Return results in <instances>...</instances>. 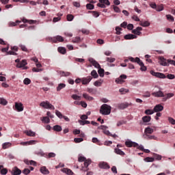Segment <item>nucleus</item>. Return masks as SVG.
I'll use <instances>...</instances> for the list:
<instances>
[{"instance_id":"obj_1","label":"nucleus","mask_w":175,"mask_h":175,"mask_svg":"<svg viewBox=\"0 0 175 175\" xmlns=\"http://www.w3.org/2000/svg\"><path fill=\"white\" fill-rule=\"evenodd\" d=\"M100 113L103 116H109L111 113V106L107 104H103L100 108Z\"/></svg>"},{"instance_id":"obj_2","label":"nucleus","mask_w":175,"mask_h":175,"mask_svg":"<svg viewBox=\"0 0 175 175\" xmlns=\"http://www.w3.org/2000/svg\"><path fill=\"white\" fill-rule=\"evenodd\" d=\"M40 106H41V107H44V109H50L51 110H54L55 109L54 105L50 104V102L49 101L41 102Z\"/></svg>"},{"instance_id":"obj_3","label":"nucleus","mask_w":175,"mask_h":175,"mask_svg":"<svg viewBox=\"0 0 175 175\" xmlns=\"http://www.w3.org/2000/svg\"><path fill=\"white\" fill-rule=\"evenodd\" d=\"M150 73L152 76H154V77H158L159 79H166V75L162 72H155L154 70H150Z\"/></svg>"},{"instance_id":"obj_4","label":"nucleus","mask_w":175,"mask_h":175,"mask_svg":"<svg viewBox=\"0 0 175 175\" xmlns=\"http://www.w3.org/2000/svg\"><path fill=\"white\" fill-rule=\"evenodd\" d=\"M129 106H132V103H122L118 105V109L120 110H124V109H126L127 107H129Z\"/></svg>"},{"instance_id":"obj_5","label":"nucleus","mask_w":175,"mask_h":175,"mask_svg":"<svg viewBox=\"0 0 175 175\" xmlns=\"http://www.w3.org/2000/svg\"><path fill=\"white\" fill-rule=\"evenodd\" d=\"M98 167H100V169L107 170L110 168V165L105 161H101L98 163Z\"/></svg>"},{"instance_id":"obj_6","label":"nucleus","mask_w":175,"mask_h":175,"mask_svg":"<svg viewBox=\"0 0 175 175\" xmlns=\"http://www.w3.org/2000/svg\"><path fill=\"white\" fill-rule=\"evenodd\" d=\"M152 96H155V98H163L165 97V94L163 92L159 90L158 92H154L152 93Z\"/></svg>"},{"instance_id":"obj_7","label":"nucleus","mask_w":175,"mask_h":175,"mask_svg":"<svg viewBox=\"0 0 175 175\" xmlns=\"http://www.w3.org/2000/svg\"><path fill=\"white\" fill-rule=\"evenodd\" d=\"M89 62H90V64H92V65H93V66L94 68H96L97 69L100 68V64H99V63H98V62H96L95 59H94L92 58H90Z\"/></svg>"},{"instance_id":"obj_8","label":"nucleus","mask_w":175,"mask_h":175,"mask_svg":"<svg viewBox=\"0 0 175 175\" xmlns=\"http://www.w3.org/2000/svg\"><path fill=\"white\" fill-rule=\"evenodd\" d=\"M140 31H143V27H137L136 29L132 30V33H134V35H137L138 36H140L142 35V33Z\"/></svg>"},{"instance_id":"obj_9","label":"nucleus","mask_w":175,"mask_h":175,"mask_svg":"<svg viewBox=\"0 0 175 175\" xmlns=\"http://www.w3.org/2000/svg\"><path fill=\"white\" fill-rule=\"evenodd\" d=\"M91 80H92V77H91V76H88L85 78H82V84L83 85H86V84L90 83V81H91Z\"/></svg>"},{"instance_id":"obj_10","label":"nucleus","mask_w":175,"mask_h":175,"mask_svg":"<svg viewBox=\"0 0 175 175\" xmlns=\"http://www.w3.org/2000/svg\"><path fill=\"white\" fill-rule=\"evenodd\" d=\"M12 175H20L21 174V170L18 169L17 167L12 168L11 172Z\"/></svg>"},{"instance_id":"obj_11","label":"nucleus","mask_w":175,"mask_h":175,"mask_svg":"<svg viewBox=\"0 0 175 175\" xmlns=\"http://www.w3.org/2000/svg\"><path fill=\"white\" fill-rule=\"evenodd\" d=\"M15 109L17 111H23L24 110V107L21 103H15Z\"/></svg>"},{"instance_id":"obj_12","label":"nucleus","mask_w":175,"mask_h":175,"mask_svg":"<svg viewBox=\"0 0 175 175\" xmlns=\"http://www.w3.org/2000/svg\"><path fill=\"white\" fill-rule=\"evenodd\" d=\"M53 43H57V42H64V38L61 36H57L52 38Z\"/></svg>"},{"instance_id":"obj_13","label":"nucleus","mask_w":175,"mask_h":175,"mask_svg":"<svg viewBox=\"0 0 175 175\" xmlns=\"http://www.w3.org/2000/svg\"><path fill=\"white\" fill-rule=\"evenodd\" d=\"M125 146H126V147H129V148L135 147V146H137V143L128 140V141L125 142Z\"/></svg>"},{"instance_id":"obj_14","label":"nucleus","mask_w":175,"mask_h":175,"mask_svg":"<svg viewBox=\"0 0 175 175\" xmlns=\"http://www.w3.org/2000/svg\"><path fill=\"white\" fill-rule=\"evenodd\" d=\"M163 110V106H162L161 104H158L156 106H154L153 111L154 113H158L159 111H162Z\"/></svg>"},{"instance_id":"obj_15","label":"nucleus","mask_w":175,"mask_h":175,"mask_svg":"<svg viewBox=\"0 0 175 175\" xmlns=\"http://www.w3.org/2000/svg\"><path fill=\"white\" fill-rule=\"evenodd\" d=\"M160 65H161L162 66H169V63L167 62V60H166V59H165L164 57H160Z\"/></svg>"},{"instance_id":"obj_16","label":"nucleus","mask_w":175,"mask_h":175,"mask_svg":"<svg viewBox=\"0 0 175 175\" xmlns=\"http://www.w3.org/2000/svg\"><path fill=\"white\" fill-rule=\"evenodd\" d=\"M91 162L92 161L90 159H86L84 161V166L85 167V172H88V170H90V168H88V166H90V165H91Z\"/></svg>"},{"instance_id":"obj_17","label":"nucleus","mask_w":175,"mask_h":175,"mask_svg":"<svg viewBox=\"0 0 175 175\" xmlns=\"http://www.w3.org/2000/svg\"><path fill=\"white\" fill-rule=\"evenodd\" d=\"M25 65H27V60L23 59L21 61V62L18 63L16 64V68H24V66H25Z\"/></svg>"},{"instance_id":"obj_18","label":"nucleus","mask_w":175,"mask_h":175,"mask_svg":"<svg viewBox=\"0 0 175 175\" xmlns=\"http://www.w3.org/2000/svg\"><path fill=\"white\" fill-rule=\"evenodd\" d=\"M86 91L87 92H89V94H91V95H95V94H96L98 90L96 88H88Z\"/></svg>"},{"instance_id":"obj_19","label":"nucleus","mask_w":175,"mask_h":175,"mask_svg":"<svg viewBox=\"0 0 175 175\" xmlns=\"http://www.w3.org/2000/svg\"><path fill=\"white\" fill-rule=\"evenodd\" d=\"M137 36L133 34H126L124 36L126 40H130L131 39H136Z\"/></svg>"},{"instance_id":"obj_20","label":"nucleus","mask_w":175,"mask_h":175,"mask_svg":"<svg viewBox=\"0 0 175 175\" xmlns=\"http://www.w3.org/2000/svg\"><path fill=\"white\" fill-rule=\"evenodd\" d=\"M61 171L63 172V173H66V174L73 175V172H72L70 169L63 168Z\"/></svg>"},{"instance_id":"obj_21","label":"nucleus","mask_w":175,"mask_h":175,"mask_svg":"<svg viewBox=\"0 0 175 175\" xmlns=\"http://www.w3.org/2000/svg\"><path fill=\"white\" fill-rule=\"evenodd\" d=\"M114 152H116V154H117L118 155H122V156L125 155V152H124V151L121 150L118 148H116L114 149Z\"/></svg>"},{"instance_id":"obj_22","label":"nucleus","mask_w":175,"mask_h":175,"mask_svg":"<svg viewBox=\"0 0 175 175\" xmlns=\"http://www.w3.org/2000/svg\"><path fill=\"white\" fill-rule=\"evenodd\" d=\"M154 133V129H151L150 127H147L146 129H145V134L146 136L147 135H151V133Z\"/></svg>"},{"instance_id":"obj_23","label":"nucleus","mask_w":175,"mask_h":175,"mask_svg":"<svg viewBox=\"0 0 175 175\" xmlns=\"http://www.w3.org/2000/svg\"><path fill=\"white\" fill-rule=\"evenodd\" d=\"M40 171L41 172V173H42V174H49L50 173V171H49V170L46 168V167H41Z\"/></svg>"},{"instance_id":"obj_24","label":"nucleus","mask_w":175,"mask_h":175,"mask_svg":"<svg viewBox=\"0 0 175 175\" xmlns=\"http://www.w3.org/2000/svg\"><path fill=\"white\" fill-rule=\"evenodd\" d=\"M83 98H84L85 99H86V100H90V101H91V100H92L94 99V97H92V96H91L87 94V93H84V94H83Z\"/></svg>"},{"instance_id":"obj_25","label":"nucleus","mask_w":175,"mask_h":175,"mask_svg":"<svg viewBox=\"0 0 175 175\" xmlns=\"http://www.w3.org/2000/svg\"><path fill=\"white\" fill-rule=\"evenodd\" d=\"M138 64L141 66V70H142L143 72H146V70H147V67L144 66V63H143L142 60H139Z\"/></svg>"},{"instance_id":"obj_26","label":"nucleus","mask_w":175,"mask_h":175,"mask_svg":"<svg viewBox=\"0 0 175 175\" xmlns=\"http://www.w3.org/2000/svg\"><path fill=\"white\" fill-rule=\"evenodd\" d=\"M98 73L100 77H104V76H105V70L100 67V68H98Z\"/></svg>"},{"instance_id":"obj_27","label":"nucleus","mask_w":175,"mask_h":175,"mask_svg":"<svg viewBox=\"0 0 175 175\" xmlns=\"http://www.w3.org/2000/svg\"><path fill=\"white\" fill-rule=\"evenodd\" d=\"M25 163H26V165H31L32 166H36V162L32 160L31 161L25 160Z\"/></svg>"},{"instance_id":"obj_28","label":"nucleus","mask_w":175,"mask_h":175,"mask_svg":"<svg viewBox=\"0 0 175 175\" xmlns=\"http://www.w3.org/2000/svg\"><path fill=\"white\" fill-rule=\"evenodd\" d=\"M144 122H150L151 121V116H146L142 118Z\"/></svg>"},{"instance_id":"obj_29","label":"nucleus","mask_w":175,"mask_h":175,"mask_svg":"<svg viewBox=\"0 0 175 175\" xmlns=\"http://www.w3.org/2000/svg\"><path fill=\"white\" fill-rule=\"evenodd\" d=\"M129 61L131 62H137V64H139L140 62V59L139 57L133 58L132 57L129 58Z\"/></svg>"},{"instance_id":"obj_30","label":"nucleus","mask_w":175,"mask_h":175,"mask_svg":"<svg viewBox=\"0 0 175 175\" xmlns=\"http://www.w3.org/2000/svg\"><path fill=\"white\" fill-rule=\"evenodd\" d=\"M57 51L59 53H60V54H66V49L62 46L59 47L57 49Z\"/></svg>"},{"instance_id":"obj_31","label":"nucleus","mask_w":175,"mask_h":175,"mask_svg":"<svg viewBox=\"0 0 175 175\" xmlns=\"http://www.w3.org/2000/svg\"><path fill=\"white\" fill-rule=\"evenodd\" d=\"M78 122L80 123V125H88V124H91V122L88 120H79L78 121Z\"/></svg>"},{"instance_id":"obj_32","label":"nucleus","mask_w":175,"mask_h":175,"mask_svg":"<svg viewBox=\"0 0 175 175\" xmlns=\"http://www.w3.org/2000/svg\"><path fill=\"white\" fill-rule=\"evenodd\" d=\"M23 23H29V24H35L36 23V21H33V20H29L28 21V19H25V18H23L22 20Z\"/></svg>"},{"instance_id":"obj_33","label":"nucleus","mask_w":175,"mask_h":175,"mask_svg":"<svg viewBox=\"0 0 175 175\" xmlns=\"http://www.w3.org/2000/svg\"><path fill=\"white\" fill-rule=\"evenodd\" d=\"M100 3L103 5H107V6H110V1L109 0H98Z\"/></svg>"},{"instance_id":"obj_34","label":"nucleus","mask_w":175,"mask_h":175,"mask_svg":"<svg viewBox=\"0 0 175 175\" xmlns=\"http://www.w3.org/2000/svg\"><path fill=\"white\" fill-rule=\"evenodd\" d=\"M66 87V85L64 83H59L58 86L57 87V91H60L63 88H65Z\"/></svg>"},{"instance_id":"obj_35","label":"nucleus","mask_w":175,"mask_h":175,"mask_svg":"<svg viewBox=\"0 0 175 175\" xmlns=\"http://www.w3.org/2000/svg\"><path fill=\"white\" fill-rule=\"evenodd\" d=\"M0 105H3V106H6L8 105V101L3 98H0Z\"/></svg>"},{"instance_id":"obj_36","label":"nucleus","mask_w":175,"mask_h":175,"mask_svg":"<svg viewBox=\"0 0 175 175\" xmlns=\"http://www.w3.org/2000/svg\"><path fill=\"white\" fill-rule=\"evenodd\" d=\"M119 92H120V94H122V95H124V94L129 92V90L125 89V88H121L119 90Z\"/></svg>"},{"instance_id":"obj_37","label":"nucleus","mask_w":175,"mask_h":175,"mask_svg":"<svg viewBox=\"0 0 175 175\" xmlns=\"http://www.w3.org/2000/svg\"><path fill=\"white\" fill-rule=\"evenodd\" d=\"M91 76H92V77H94V79H98V77H99L98 75V72H96V70H93L91 72Z\"/></svg>"},{"instance_id":"obj_38","label":"nucleus","mask_w":175,"mask_h":175,"mask_svg":"<svg viewBox=\"0 0 175 175\" xmlns=\"http://www.w3.org/2000/svg\"><path fill=\"white\" fill-rule=\"evenodd\" d=\"M53 130H55L56 132H61L62 131V127L59 125H55L53 126Z\"/></svg>"},{"instance_id":"obj_39","label":"nucleus","mask_w":175,"mask_h":175,"mask_svg":"<svg viewBox=\"0 0 175 175\" xmlns=\"http://www.w3.org/2000/svg\"><path fill=\"white\" fill-rule=\"evenodd\" d=\"M139 25H141L142 27H150V22L148 21L140 22Z\"/></svg>"},{"instance_id":"obj_40","label":"nucleus","mask_w":175,"mask_h":175,"mask_svg":"<svg viewBox=\"0 0 175 175\" xmlns=\"http://www.w3.org/2000/svg\"><path fill=\"white\" fill-rule=\"evenodd\" d=\"M60 75H61V76H62V77H68V76H70V72L62 71V72H60Z\"/></svg>"},{"instance_id":"obj_41","label":"nucleus","mask_w":175,"mask_h":175,"mask_svg":"<svg viewBox=\"0 0 175 175\" xmlns=\"http://www.w3.org/2000/svg\"><path fill=\"white\" fill-rule=\"evenodd\" d=\"M94 8H95V5H94V4H91V3H88L86 5V8L88 10H93Z\"/></svg>"},{"instance_id":"obj_42","label":"nucleus","mask_w":175,"mask_h":175,"mask_svg":"<svg viewBox=\"0 0 175 175\" xmlns=\"http://www.w3.org/2000/svg\"><path fill=\"white\" fill-rule=\"evenodd\" d=\"M42 122H44L45 124L50 123V118L49 116H45L42 118Z\"/></svg>"},{"instance_id":"obj_43","label":"nucleus","mask_w":175,"mask_h":175,"mask_svg":"<svg viewBox=\"0 0 175 175\" xmlns=\"http://www.w3.org/2000/svg\"><path fill=\"white\" fill-rule=\"evenodd\" d=\"M81 42V38L80 37H75L72 40V43H80Z\"/></svg>"},{"instance_id":"obj_44","label":"nucleus","mask_w":175,"mask_h":175,"mask_svg":"<svg viewBox=\"0 0 175 175\" xmlns=\"http://www.w3.org/2000/svg\"><path fill=\"white\" fill-rule=\"evenodd\" d=\"M154 109H146L145 111V114H146L147 116H151V114H154Z\"/></svg>"},{"instance_id":"obj_45","label":"nucleus","mask_w":175,"mask_h":175,"mask_svg":"<svg viewBox=\"0 0 175 175\" xmlns=\"http://www.w3.org/2000/svg\"><path fill=\"white\" fill-rule=\"evenodd\" d=\"M72 98L74 100H81V97L80 96H77V94H72Z\"/></svg>"},{"instance_id":"obj_46","label":"nucleus","mask_w":175,"mask_h":175,"mask_svg":"<svg viewBox=\"0 0 175 175\" xmlns=\"http://www.w3.org/2000/svg\"><path fill=\"white\" fill-rule=\"evenodd\" d=\"M154 161H155L154 157H146L144 159L145 162H154Z\"/></svg>"},{"instance_id":"obj_47","label":"nucleus","mask_w":175,"mask_h":175,"mask_svg":"<svg viewBox=\"0 0 175 175\" xmlns=\"http://www.w3.org/2000/svg\"><path fill=\"white\" fill-rule=\"evenodd\" d=\"M125 82V81H124V79H122L120 77L117 78L116 79V83H117V84H122Z\"/></svg>"},{"instance_id":"obj_48","label":"nucleus","mask_w":175,"mask_h":175,"mask_svg":"<svg viewBox=\"0 0 175 175\" xmlns=\"http://www.w3.org/2000/svg\"><path fill=\"white\" fill-rule=\"evenodd\" d=\"M10 146H12V144L5 142L3 144V150H6V148H8V147H10Z\"/></svg>"},{"instance_id":"obj_49","label":"nucleus","mask_w":175,"mask_h":175,"mask_svg":"<svg viewBox=\"0 0 175 175\" xmlns=\"http://www.w3.org/2000/svg\"><path fill=\"white\" fill-rule=\"evenodd\" d=\"M106 61L107 62H110V64H113L116 61V58L114 57H107Z\"/></svg>"},{"instance_id":"obj_50","label":"nucleus","mask_w":175,"mask_h":175,"mask_svg":"<svg viewBox=\"0 0 175 175\" xmlns=\"http://www.w3.org/2000/svg\"><path fill=\"white\" fill-rule=\"evenodd\" d=\"M156 10L157 12H162L163 10V5L162 4L157 5Z\"/></svg>"},{"instance_id":"obj_51","label":"nucleus","mask_w":175,"mask_h":175,"mask_svg":"<svg viewBox=\"0 0 175 175\" xmlns=\"http://www.w3.org/2000/svg\"><path fill=\"white\" fill-rule=\"evenodd\" d=\"M167 17V20H168V21H174V17H173V16L170 15V14H167L166 15Z\"/></svg>"},{"instance_id":"obj_52","label":"nucleus","mask_w":175,"mask_h":175,"mask_svg":"<svg viewBox=\"0 0 175 175\" xmlns=\"http://www.w3.org/2000/svg\"><path fill=\"white\" fill-rule=\"evenodd\" d=\"M23 83L25 84V85L31 84V79H29V78H25L23 81Z\"/></svg>"},{"instance_id":"obj_53","label":"nucleus","mask_w":175,"mask_h":175,"mask_svg":"<svg viewBox=\"0 0 175 175\" xmlns=\"http://www.w3.org/2000/svg\"><path fill=\"white\" fill-rule=\"evenodd\" d=\"M55 114H56V116L59 118H63V117H64V116L62 115V113L59 111H58V110H56L55 111Z\"/></svg>"},{"instance_id":"obj_54","label":"nucleus","mask_w":175,"mask_h":175,"mask_svg":"<svg viewBox=\"0 0 175 175\" xmlns=\"http://www.w3.org/2000/svg\"><path fill=\"white\" fill-rule=\"evenodd\" d=\"M19 47H21L22 51H25V53H28V49H27V46L25 45H19Z\"/></svg>"},{"instance_id":"obj_55","label":"nucleus","mask_w":175,"mask_h":175,"mask_svg":"<svg viewBox=\"0 0 175 175\" xmlns=\"http://www.w3.org/2000/svg\"><path fill=\"white\" fill-rule=\"evenodd\" d=\"M122 30V28L120 27H116V35H121V31Z\"/></svg>"},{"instance_id":"obj_56","label":"nucleus","mask_w":175,"mask_h":175,"mask_svg":"<svg viewBox=\"0 0 175 175\" xmlns=\"http://www.w3.org/2000/svg\"><path fill=\"white\" fill-rule=\"evenodd\" d=\"M73 18H75V16L72 14H68L67 15L68 21H73Z\"/></svg>"},{"instance_id":"obj_57","label":"nucleus","mask_w":175,"mask_h":175,"mask_svg":"<svg viewBox=\"0 0 175 175\" xmlns=\"http://www.w3.org/2000/svg\"><path fill=\"white\" fill-rule=\"evenodd\" d=\"M26 134L27 135V136H31V137L35 136V132L31 131H27Z\"/></svg>"},{"instance_id":"obj_58","label":"nucleus","mask_w":175,"mask_h":175,"mask_svg":"<svg viewBox=\"0 0 175 175\" xmlns=\"http://www.w3.org/2000/svg\"><path fill=\"white\" fill-rule=\"evenodd\" d=\"M23 174H26L28 175L29 174V173H31V170H29V169L28 168H25L23 171Z\"/></svg>"},{"instance_id":"obj_59","label":"nucleus","mask_w":175,"mask_h":175,"mask_svg":"<svg viewBox=\"0 0 175 175\" xmlns=\"http://www.w3.org/2000/svg\"><path fill=\"white\" fill-rule=\"evenodd\" d=\"M1 174H3V175L8 174V169L3 168L2 170H1Z\"/></svg>"},{"instance_id":"obj_60","label":"nucleus","mask_w":175,"mask_h":175,"mask_svg":"<svg viewBox=\"0 0 175 175\" xmlns=\"http://www.w3.org/2000/svg\"><path fill=\"white\" fill-rule=\"evenodd\" d=\"M55 157V153L54 152H50L49 154L46 156V158H54Z\"/></svg>"},{"instance_id":"obj_61","label":"nucleus","mask_w":175,"mask_h":175,"mask_svg":"<svg viewBox=\"0 0 175 175\" xmlns=\"http://www.w3.org/2000/svg\"><path fill=\"white\" fill-rule=\"evenodd\" d=\"M168 121L172 124V125H175V120L173 119V118H168Z\"/></svg>"},{"instance_id":"obj_62","label":"nucleus","mask_w":175,"mask_h":175,"mask_svg":"<svg viewBox=\"0 0 175 175\" xmlns=\"http://www.w3.org/2000/svg\"><path fill=\"white\" fill-rule=\"evenodd\" d=\"M167 62H168V66H169V64L174 65V66H175V61L174 60H172V59H167Z\"/></svg>"},{"instance_id":"obj_63","label":"nucleus","mask_w":175,"mask_h":175,"mask_svg":"<svg viewBox=\"0 0 175 175\" xmlns=\"http://www.w3.org/2000/svg\"><path fill=\"white\" fill-rule=\"evenodd\" d=\"M32 71H33V72H42V71H43V69H42V68H32Z\"/></svg>"},{"instance_id":"obj_64","label":"nucleus","mask_w":175,"mask_h":175,"mask_svg":"<svg viewBox=\"0 0 175 175\" xmlns=\"http://www.w3.org/2000/svg\"><path fill=\"white\" fill-rule=\"evenodd\" d=\"M83 138H75L74 141L75 143H81L83 142Z\"/></svg>"}]
</instances>
